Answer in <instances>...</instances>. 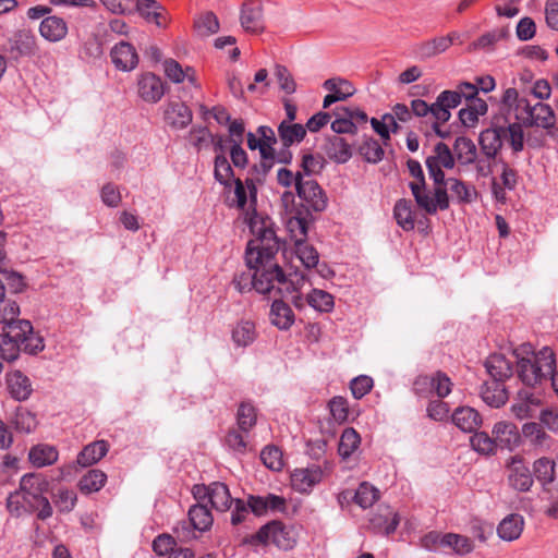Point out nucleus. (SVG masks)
<instances>
[{
  "instance_id": "nucleus-1",
  "label": "nucleus",
  "mask_w": 558,
  "mask_h": 558,
  "mask_svg": "<svg viewBox=\"0 0 558 558\" xmlns=\"http://www.w3.org/2000/svg\"><path fill=\"white\" fill-rule=\"evenodd\" d=\"M251 232L254 235L248 241L245 260L247 267L255 272V290L262 294L275 292L281 296L284 272L275 262L279 251V241L268 221L251 220Z\"/></svg>"
},
{
  "instance_id": "nucleus-2",
  "label": "nucleus",
  "mask_w": 558,
  "mask_h": 558,
  "mask_svg": "<svg viewBox=\"0 0 558 558\" xmlns=\"http://www.w3.org/2000/svg\"><path fill=\"white\" fill-rule=\"evenodd\" d=\"M520 123L508 122L505 124L492 122L490 126L483 130L478 136V145L483 156L496 159L502 149L504 143H508L512 154L518 155L524 149V130Z\"/></svg>"
},
{
  "instance_id": "nucleus-3",
  "label": "nucleus",
  "mask_w": 558,
  "mask_h": 558,
  "mask_svg": "<svg viewBox=\"0 0 558 558\" xmlns=\"http://www.w3.org/2000/svg\"><path fill=\"white\" fill-rule=\"evenodd\" d=\"M530 348V345H522L521 348L527 356H520L518 350L514 351V354L517 356L518 377L524 385L534 387L548 379L556 367V360L553 350L547 347L537 353L530 352L527 350Z\"/></svg>"
},
{
  "instance_id": "nucleus-4",
  "label": "nucleus",
  "mask_w": 558,
  "mask_h": 558,
  "mask_svg": "<svg viewBox=\"0 0 558 558\" xmlns=\"http://www.w3.org/2000/svg\"><path fill=\"white\" fill-rule=\"evenodd\" d=\"M408 169L413 180L409 183V187L415 199L417 207L427 215H435L438 210L449 208V197L447 190L442 186L435 185L433 194L426 189L425 177L422 166L414 159H409Z\"/></svg>"
},
{
  "instance_id": "nucleus-5",
  "label": "nucleus",
  "mask_w": 558,
  "mask_h": 558,
  "mask_svg": "<svg viewBox=\"0 0 558 558\" xmlns=\"http://www.w3.org/2000/svg\"><path fill=\"white\" fill-rule=\"evenodd\" d=\"M244 543L251 545L275 544L280 549H291L296 539L292 529L287 527L280 521H271L262 526L255 534L245 537Z\"/></svg>"
},
{
  "instance_id": "nucleus-6",
  "label": "nucleus",
  "mask_w": 558,
  "mask_h": 558,
  "mask_svg": "<svg viewBox=\"0 0 558 558\" xmlns=\"http://www.w3.org/2000/svg\"><path fill=\"white\" fill-rule=\"evenodd\" d=\"M189 522L181 521L173 529V533L180 542L186 543L195 539L198 532L208 531L214 522L210 510L204 504H196L189 509Z\"/></svg>"
},
{
  "instance_id": "nucleus-7",
  "label": "nucleus",
  "mask_w": 558,
  "mask_h": 558,
  "mask_svg": "<svg viewBox=\"0 0 558 558\" xmlns=\"http://www.w3.org/2000/svg\"><path fill=\"white\" fill-rule=\"evenodd\" d=\"M521 116L518 117V121L513 123H520L521 130L524 128H541L546 131H550L556 125V116L551 107L542 101H537L532 105L530 101L522 102Z\"/></svg>"
},
{
  "instance_id": "nucleus-8",
  "label": "nucleus",
  "mask_w": 558,
  "mask_h": 558,
  "mask_svg": "<svg viewBox=\"0 0 558 558\" xmlns=\"http://www.w3.org/2000/svg\"><path fill=\"white\" fill-rule=\"evenodd\" d=\"M425 163L435 185L442 186L445 173L441 168L452 169L454 167V154L447 144L439 142L434 147V155L427 157Z\"/></svg>"
},
{
  "instance_id": "nucleus-9",
  "label": "nucleus",
  "mask_w": 558,
  "mask_h": 558,
  "mask_svg": "<svg viewBox=\"0 0 558 558\" xmlns=\"http://www.w3.org/2000/svg\"><path fill=\"white\" fill-rule=\"evenodd\" d=\"M32 331L31 323H20L19 326L10 327V329H2L0 333V356L4 361H15L21 351V337Z\"/></svg>"
},
{
  "instance_id": "nucleus-10",
  "label": "nucleus",
  "mask_w": 558,
  "mask_h": 558,
  "mask_svg": "<svg viewBox=\"0 0 558 558\" xmlns=\"http://www.w3.org/2000/svg\"><path fill=\"white\" fill-rule=\"evenodd\" d=\"M298 196L306 204L308 209L323 211L327 207L328 198L320 185L312 178L299 177L296 182Z\"/></svg>"
},
{
  "instance_id": "nucleus-11",
  "label": "nucleus",
  "mask_w": 558,
  "mask_h": 558,
  "mask_svg": "<svg viewBox=\"0 0 558 558\" xmlns=\"http://www.w3.org/2000/svg\"><path fill=\"white\" fill-rule=\"evenodd\" d=\"M507 480L511 488L525 493L534 484L532 473L521 456H513L507 462Z\"/></svg>"
},
{
  "instance_id": "nucleus-12",
  "label": "nucleus",
  "mask_w": 558,
  "mask_h": 558,
  "mask_svg": "<svg viewBox=\"0 0 558 558\" xmlns=\"http://www.w3.org/2000/svg\"><path fill=\"white\" fill-rule=\"evenodd\" d=\"M2 50L8 53L10 60L19 61L22 57L36 52V37L29 31L19 29L8 38Z\"/></svg>"
},
{
  "instance_id": "nucleus-13",
  "label": "nucleus",
  "mask_w": 558,
  "mask_h": 558,
  "mask_svg": "<svg viewBox=\"0 0 558 558\" xmlns=\"http://www.w3.org/2000/svg\"><path fill=\"white\" fill-rule=\"evenodd\" d=\"M458 38L459 34L451 32L446 36L423 40L414 45L413 52L420 60H428L447 51Z\"/></svg>"
},
{
  "instance_id": "nucleus-14",
  "label": "nucleus",
  "mask_w": 558,
  "mask_h": 558,
  "mask_svg": "<svg viewBox=\"0 0 558 558\" xmlns=\"http://www.w3.org/2000/svg\"><path fill=\"white\" fill-rule=\"evenodd\" d=\"M241 25L245 32L258 34L265 28L263 5L257 0H251L242 5Z\"/></svg>"
},
{
  "instance_id": "nucleus-15",
  "label": "nucleus",
  "mask_w": 558,
  "mask_h": 558,
  "mask_svg": "<svg viewBox=\"0 0 558 558\" xmlns=\"http://www.w3.org/2000/svg\"><path fill=\"white\" fill-rule=\"evenodd\" d=\"M137 92L144 101L156 104L165 94V84L159 76L147 72L140 76Z\"/></svg>"
},
{
  "instance_id": "nucleus-16",
  "label": "nucleus",
  "mask_w": 558,
  "mask_h": 558,
  "mask_svg": "<svg viewBox=\"0 0 558 558\" xmlns=\"http://www.w3.org/2000/svg\"><path fill=\"white\" fill-rule=\"evenodd\" d=\"M542 400L539 397L527 390H520L511 405L512 414L519 420L532 418L541 410Z\"/></svg>"
},
{
  "instance_id": "nucleus-17",
  "label": "nucleus",
  "mask_w": 558,
  "mask_h": 558,
  "mask_svg": "<svg viewBox=\"0 0 558 558\" xmlns=\"http://www.w3.org/2000/svg\"><path fill=\"white\" fill-rule=\"evenodd\" d=\"M247 504L251 511L257 515H264L268 511L271 512H284L287 510V500L286 498L268 494L266 496H248Z\"/></svg>"
},
{
  "instance_id": "nucleus-18",
  "label": "nucleus",
  "mask_w": 558,
  "mask_h": 558,
  "mask_svg": "<svg viewBox=\"0 0 558 558\" xmlns=\"http://www.w3.org/2000/svg\"><path fill=\"white\" fill-rule=\"evenodd\" d=\"M323 478L319 466L296 469L291 474V485L299 493H308Z\"/></svg>"
},
{
  "instance_id": "nucleus-19",
  "label": "nucleus",
  "mask_w": 558,
  "mask_h": 558,
  "mask_svg": "<svg viewBox=\"0 0 558 558\" xmlns=\"http://www.w3.org/2000/svg\"><path fill=\"white\" fill-rule=\"evenodd\" d=\"M234 196H235V204L239 209L245 213L248 227L251 228V220L252 219H259L263 221H268L270 225V228H272V222L269 218H263L257 216L255 205L256 203L251 207V193L246 186V183H243L241 179L234 180Z\"/></svg>"
},
{
  "instance_id": "nucleus-20",
  "label": "nucleus",
  "mask_w": 558,
  "mask_h": 558,
  "mask_svg": "<svg viewBox=\"0 0 558 558\" xmlns=\"http://www.w3.org/2000/svg\"><path fill=\"white\" fill-rule=\"evenodd\" d=\"M371 526L386 535L393 533L400 523V518L389 506L380 505L369 520Z\"/></svg>"
},
{
  "instance_id": "nucleus-21",
  "label": "nucleus",
  "mask_w": 558,
  "mask_h": 558,
  "mask_svg": "<svg viewBox=\"0 0 558 558\" xmlns=\"http://www.w3.org/2000/svg\"><path fill=\"white\" fill-rule=\"evenodd\" d=\"M110 54L113 64L122 71H131L135 69L138 63V56L135 48L125 41L117 44L111 49Z\"/></svg>"
},
{
  "instance_id": "nucleus-22",
  "label": "nucleus",
  "mask_w": 558,
  "mask_h": 558,
  "mask_svg": "<svg viewBox=\"0 0 558 558\" xmlns=\"http://www.w3.org/2000/svg\"><path fill=\"white\" fill-rule=\"evenodd\" d=\"M456 90L441 92L434 102V119L440 122H448L451 118V109L461 104V98Z\"/></svg>"
},
{
  "instance_id": "nucleus-23",
  "label": "nucleus",
  "mask_w": 558,
  "mask_h": 558,
  "mask_svg": "<svg viewBox=\"0 0 558 558\" xmlns=\"http://www.w3.org/2000/svg\"><path fill=\"white\" fill-rule=\"evenodd\" d=\"M39 34L50 43L61 41L68 35V24L57 15L46 16L40 22Z\"/></svg>"
},
{
  "instance_id": "nucleus-24",
  "label": "nucleus",
  "mask_w": 558,
  "mask_h": 558,
  "mask_svg": "<svg viewBox=\"0 0 558 558\" xmlns=\"http://www.w3.org/2000/svg\"><path fill=\"white\" fill-rule=\"evenodd\" d=\"M7 388L10 396L17 401L27 400L33 391L29 378L21 371L7 374Z\"/></svg>"
},
{
  "instance_id": "nucleus-25",
  "label": "nucleus",
  "mask_w": 558,
  "mask_h": 558,
  "mask_svg": "<svg viewBox=\"0 0 558 558\" xmlns=\"http://www.w3.org/2000/svg\"><path fill=\"white\" fill-rule=\"evenodd\" d=\"M493 435L497 446L512 450L520 444V434L514 424L498 422L493 428Z\"/></svg>"
},
{
  "instance_id": "nucleus-26",
  "label": "nucleus",
  "mask_w": 558,
  "mask_h": 558,
  "mask_svg": "<svg viewBox=\"0 0 558 558\" xmlns=\"http://www.w3.org/2000/svg\"><path fill=\"white\" fill-rule=\"evenodd\" d=\"M48 483L39 475L25 474L20 482V493L27 504L43 497V493L47 489Z\"/></svg>"
},
{
  "instance_id": "nucleus-27",
  "label": "nucleus",
  "mask_w": 558,
  "mask_h": 558,
  "mask_svg": "<svg viewBox=\"0 0 558 558\" xmlns=\"http://www.w3.org/2000/svg\"><path fill=\"white\" fill-rule=\"evenodd\" d=\"M452 423L465 433H473L482 424L480 413L470 407H461L454 410L451 416Z\"/></svg>"
},
{
  "instance_id": "nucleus-28",
  "label": "nucleus",
  "mask_w": 558,
  "mask_h": 558,
  "mask_svg": "<svg viewBox=\"0 0 558 558\" xmlns=\"http://www.w3.org/2000/svg\"><path fill=\"white\" fill-rule=\"evenodd\" d=\"M324 149L326 155L338 163H344L352 157V145L339 135L328 137Z\"/></svg>"
},
{
  "instance_id": "nucleus-29",
  "label": "nucleus",
  "mask_w": 558,
  "mask_h": 558,
  "mask_svg": "<svg viewBox=\"0 0 558 558\" xmlns=\"http://www.w3.org/2000/svg\"><path fill=\"white\" fill-rule=\"evenodd\" d=\"M483 401L492 408L502 407L509 398V395L504 386V383L492 380L486 381L481 390Z\"/></svg>"
},
{
  "instance_id": "nucleus-30",
  "label": "nucleus",
  "mask_w": 558,
  "mask_h": 558,
  "mask_svg": "<svg viewBox=\"0 0 558 558\" xmlns=\"http://www.w3.org/2000/svg\"><path fill=\"white\" fill-rule=\"evenodd\" d=\"M523 527V517L518 513H511L501 520L497 527V534L501 539L512 542L521 536Z\"/></svg>"
},
{
  "instance_id": "nucleus-31",
  "label": "nucleus",
  "mask_w": 558,
  "mask_h": 558,
  "mask_svg": "<svg viewBox=\"0 0 558 558\" xmlns=\"http://www.w3.org/2000/svg\"><path fill=\"white\" fill-rule=\"evenodd\" d=\"M487 373L493 380L504 383L510 378L513 373L512 362L508 361L502 354H492L485 362Z\"/></svg>"
},
{
  "instance_id": "nucleus-32",
  "label": "nucleus",
  "mask_w": 558,
  "mask_h": 558,
  "mask_svg": "<svg viewBox=\"0 0 558 558\" xmlns=\"http://www.w3.org/2000/svg\"><path fill=\"white\" fill-rule=\"evenodd\" d=\"M269 318L271 324L281 330H288L295 320L292 308L281 300L274 301Z\"/></svg>"
},
{
  "instance_id": "nucleus-33",
  "label": "nucleus",
  "mask_w": 558,
  "mask_h": 558,
  "mask_svg": "<svg viewBox=\"0 0 558 558\" xmlns=\"http://www.w3.org/2000/svg\"><path fill=\"white\" fill-rule=\"evenodd\" d=\"M192 111L183 102H170L165 111L167 123L175 129H184L192 121Z\"/></svg>"
},
{
  "instance_id": "nucleus-34",
  "label": "nucleus",
  "mask_w": 558,
  "mask_h": 558,
  "mask_svg": "<svg viewBox=\"0 0 558 558\" xmlns=\"http://www.w3.org/2000/svg\"><path fill=\"white\" fill-rule=\"evenodd\" d=\"M533 473L536 480L541 483L543 490L549 493V485L556 477V463L549 458H539L533 463Z\"/></svg>"
},
{
  "instance_id": "nucleus-35",
  "label": "nucleus",
  "mask_w": 558,
  "mask_h": 558,
  "mask_svg": "<svg viewBox=\"0 0 558 558\" xmlns=\"http://www.w3.org/2000/svg\"><path fill=\"white\" fill-rule=\"evenodd\" d=\"M109 445L105 440H97L84 447L77 456V463L89 466L101 460L108 452Z\"/></svg>"
},
{
  "instance_id": "nucleus-36",
  "label": "nucleus",
  "mask_w": 558,
  "mask_h": 558,
  "mask_svg": "<svg viewBox=\"0 0 558 558\" xmlns=\"http://www.w3.org/2000/svg\"><path fill=\"white\" fill-rule=\"evenodd\" d=\"M274 161L260 159L258 165H254L250 171V177L245 179L246 186L251 193L252 207L257 201V189L255 183L264 181L268 171L272 168Z\"/></svg>"
},
{
  "instance_id": "nucleus-37",
  "label": "nucleus",
  "mask_w": 558,
  "mask_h": 558,
  "mask_svg": "<svg viewBox=\"0 0 558 558\" xmlns=\"http://www.w3.org/2000/svg\"><path fill=\"white\" fill-rule=\"evenodd\" d=\"M234 499H232L229 488L226 484L214 482L210 484L209 502L217 511L225 512L230 509Z\"/></svg>"
},
{
  "instance_id": "nucleus-38",
  "label": "nucleus",
  "mask_w": 558,
  "mask_h": 558,
  "mask_svg": "<svg viewBox=\"0 0 558 558\" xmlns=\"http://www.w3.org/2000/svg\"><path fill=\"white\" fill-rule=\"evenodd\" d=\"M20 306L16 301L3 298L0 301V324L3 325L2 329H10V327L19 326L20 323H31L26 319H19Z\"/></svg>"
},
{
  "instance_id": "nucleus-39",
  "label": "nucleus",
  "mask_w": 558,
  "mask_h": 558,
  "mask_svg": "<svg viewBox=\"0 0 558 558\" xmlns=\"http://www.w3.org/2000/svg\"><path fill=\"white\" fill-rule=\"evenodd\" d=\"M453 154L461 165L468 166L475 162L477 149L472 140L459 136L453 144Z\"/></svg>"
},
{
  "instance_id": "nucleus-40",
  "label": "nucleus",
  "mask_w": 558,
  "mask_h": 558,
  "mask_svg": "<svg viewBox=\"0 0 558 558\" xmlns=\"http://www.w3.org/2000/svg\"><path fill=\"white\" fill-rule=\"evenodd\" d=\"M393 217L404 231H412L415 227L414 211L410 199H399L393 208Z\"/></svg>"
},
{
  "instance_id": "nucleus-41",
  "label": "nucleus",
  "mask_w": 558,
  "mask_h": 558,
  "mask_svg": "<svg viewBox=\"0 0 558 558\" xmlns=\"http://www.w3.org/2000/svg\"><path fill=\"white\" fill-rule=\"evenodd\" d=\"M257 337L254 322L248 319L240 320L232 329V340L238 347L252 344Z\"/></svg>"
},
{
  "instance_id": "nucleus-42",
  "label": "nucleus",
  "mask_w": 558,
  "mask_h": 558,
  "mask_svg": "<svg viewBox=\"0 0 558 558\" xmlns=\"http://www.w3.org/2000/svg\"><path fill=\"white\" fill-rule=\"evenodd\" d=\"M28 458L35 466L43 468L58 460V451L49 445H37L29 450Z\"/></svg>"
},
{
  "instance_id": "nucleus-43",
  "label": "nucleus",
  "mask_w": 558,
  "mask_h": 558,
  "mask_svg": "<svg viewBox=\"0 0 558 558\" xmlns=\"http://www.w3.org/2000/svg\"><path fill=\"white\" fill-rule=\"evenodd\" d=\"M163 70L167 77L173 83H181L187 78L192 84H195V71L189 66L183 70L181 64L173 59H167L163 62Z\"/></svg>"
},
{
  "instance_id": "nucleus-44",
  "label": "nucleus",
  "mask_w": 558,
  "mask_h": 558,
  "mask_svg": "<svg viewBox=\"0 0 558 558\" xmlns=\"http://www.w3.org/2000/svg\"><path fill=\"white\" fill-rule=\"evenodd\" d=\"M522 433L534 446L549 449L553 439L539 424L535 422L525 423L522 427Z\"/></svg>"
},
{
  "instance_id": "nucleus-45",
  "label": "nucleus",
  "mask_w": 558,
  "mask_h": 558,
  "mask_svg": "<svg viewBox=\"0 0 558 558\" xmlns=\"http://www.w3.org/2000/svg\"><path fill=\"white\" fill-rule=\"evenodd\" d=\"M107 481V475L98 470H89L83 475L78 482V487L82 493L90 494L100 490Z\"/></svg>"
},
{
  "instance_id": "nucleus-46",
  "label": "nucleus",
  "mask_w": 558,
  "mask_h": 558,
  "mask_svg": "<svg viewBox=\"0 0 558 558\" xmlns=\"http://www.w3.org/2000/svg\"><path fill=\"white\" fill-rule=\"evenodd\" d=\"M447 185L461 203H471L477 195L476 190L473 186L468 185L463 181L456 178L445 179L442 187L446 189Z\"/></svg>"
},
{
  "instance_id": "nucleus-47",
  "label": "nucleus",
  "mask_w": 558,
  "mask_h": 558,
  "mask_svg": "<svg viewBox=\"0 0 558 558\" xmlns=\"http://www.w3.org/2000/svg\"><path fill=\"white\" fill-rule=\"evenodd\" d=\"M306 302L318 312L329 313L335 306L333 296L320 289H313L306 295Z\"/></svg>"
},
{
  "instance_id": "nucleus-48",
  "label": "nucleus",
  "mask_w": 558,
  "mask_h": 558,
  "mask_svg": "<svg viewBox=\"0 0 558 558\" xmlns=\"http://www.w3.org/2000/svg\"><path fill=\"white\" fill-rule=\"evenodd\" d=\"M278 133L283 145L290 146L295 142H301L305 137L306 129L302 124H290L283 121L278 128Z\"/></svg>"
},
{
  "instance_id": "nucleus-49",
  "label": "nucleus",
  "mask_w": 558,
  "mask_h": 558,
  "mask_svg": "<svg viewBox=\"0 0 558 558\" xmlns=\"http://www.w3.org/2000/svg\"><path fill=\"white\" fill-rule=\"evenodd\" d=\"M445 543V548H451L459 556L468 555L474 549L471 538L456 533H446Z\"/></svg>"
},
{
  "instance_id": "nucleus-50",
  "label": "nucleus",
  "mask_w": 558,
  "mask_h": 558,
  "mask_svg": "<svg viewBox=\"0 0 558 558\" xmlns=\"http://www.w3.org/2000/svg\"><path fill=\"white\" fill-rule=\"evenodd\" d=\"M353 499L360 507L367 509L379 499V490L367 482H363L357 487Z\"/></svg>"
},
{
  "instance_id": "nucleus-51",
  "label": "nucleus",
  "mask_w": 558,
  "mask_h": 558,
  "mask_svg": "<svg viewBox=\"0 0 558 558\" xmlns=\"http://www.w3.org/2000/svg\"><path fill=\"white\" fill-rule=\"evenodd\" d=\"M360 442L361 438L357 432L351 427L345 428L340 437L339 454L343 458H349L357 449Z\"/></svg>"
},
{
  "instance_id": "nucleus-52",
  "label": "nucleus",
  "mask_w": 558,
  "mask_h": 558,
  "mask_svg": "<svg viewBox=\"0 0 558 558\" xmlns=\"http://www.w3.org/2000/svg\"><path fill=\"white\" fill-rule=\"evenodd\" d=\"M500 101L507 113L511 111L514 112V119L518 121V117L521 116L520 108L523 105L522 102H527L529 100L524 97H520L515 88L509 87L504 92Z\"/></svg>"
},
{
  "instance_id": "nucleus-53",
  "label": "nucleus",
  "mask_w": 558,
  "mask_h": 558,
  "mask_svg": "<svg viewBox=\"0 0 558 558\" xmlns=\"http://www.w3.org/2000/svg\"><path fill=\"white\" fill-rule=\"evenodd\" d=\"M13 424L16 430L29 434L36 429L38 421L34 413L25 408H19L15 412Z\"/></svg>"
},
{
  "instance_id": "nucleus-54",
  "label": "nucleus",
  "mask_w": 558,
  "mask_h": 558,
  "mask_svg": "<svg viewBox=\"0 0 558 558\" xmlns=\"http://www.w3.org/2000/svg\"><path fill=\"white\" fill-rule=\"evenodd\" d=\"M239 429L248 433L256 424L257 415L255 408L248 402H242L236 414Z\"/></svg>"
},
{
  "instance_id": "nucleus-55",
  "label": "nucleus",
  "mask_w": 558,
  "mask_h": 558,
  "mask_svg": "<svg viewBox=\"0 0 558 558\" xmlns=\"http://www.w3.org/2000/svg\"><path fill=\"white\" fill-rule=\"evenodd\" d=\"M295 246V254L301 260V263L304 265L305 268L310 269L312 267L317 266L318 264V252L316 248L312 245H310L306 240L296 242L294 244Z\"/></svg>"
},
{
  "instance_id": "nucleus-56",
  "label": "nucleus",
  "mask_w": 558,
  "mask_h": 558,
  "mask_svg": "<svg viewBox=\"0 0 558 558\" xmlns=\"http://www.w3.org/2000/svg\"><path fill=\"white\" fill-rule=\"evenodd\" d=\"M471 447L481 454H494L496 450L495 438H490L488 434L481 432L470 437Z\"/></svg>"
},
{
  "instance_id": "nucleus-57",
  "label": "nucleus",
  "mask_w": 558,
  "mask_h": 558,
  "mask_svg": "<svg viewBox=\"0 0 558 558\" xmlns=\"http://www.w3.org/2000/svg\"><path fill=\"white\" fill-rule=\"evenodd\" d=\"M215 178L226 187L231 185V178L233 177V170L225 155H217L215 158Z\"/></svg>"
},
{
  "instance_id": "nucleus-58",
  "label": "nucleus",
  "mask_w": 558,
  "mask_h": 558,
  "mask_svg": "<svg viewBox=\"0 0 558 558\" xmlns=\"http://www.w3.org/2000/svg\"><path fill=\"white\" fill-rule=\"evenodd\" d=\"M360 154L363 158L373 163L379 162L384 157V149L374 138H367L360 145Z\"/></svg>"
},
{
  "instance_id": "nucleus-59",
  "label": "nucleus",
  "mask_w": 558,
  "mask_h": 558,
  "mask_svg": "<svg viewBox=\"0 0 558 558\" xmlns=\"http://www.w3.org/2000/svg\"><path fill=\"white\" fill-rule=\"evenodd\" d=\"M263 463L270 470L279 471L283 466L282 452L278 447L267 446L260 452Z\"/></svg>"
},
{
  "instance_id": "nucleus-60",
  "label": "nucleus",
  "mask_w": 558,
  "mask_h": 558,
  "mask_svg": "<svg viewBox=\"0 0 558 558\" xmlns=\"http://www.w3.org/2000/svg\"><path fill=\"white\" fill-rule=\"evenodd\" d=\"M325 165V158L322 155L305 154L302 157V173L305 178L319 173Z\"/></svg>"
},
{
  "instance_id": "nucleus-61",
  "label": "nucleus",
  "mask_w": 558,
  "mask_h": 558,
  "mask_svg": "<svg viewBox=\"0 0 558 558\" xmlns=\"http://www.w3.org/2000/svg\"><path fill=\"white\" fill-rule=\"evenodd\" d=\"M288 229L291 233V238L296 242L306 240L308 231V221L305 217H292L288 221Z\"/></svg>"
},
{
  "instance_id": "nucleus-62",
  "label": "nucleus",
  "mask_w": 558,
  "mask_h": 558,
  "mask_svg": "<svg viewBox=\"0 0 558 558\" xmlns=\"http://www.w3.org/2000/svg\"><path fill=\"white\" fill-rule=\"evenodd\" d=\"M53 502L61 512H70L76 505V495L70 489H59L53 496Z\"/></svg>"
},
{
  "instance_id": "nucleus-63",
  "label": "nucleus",
  "mask_w": 558,
  "mask_h": 558,
  "mask_svg": "<svg viewBox=\"0 0 558 558\" xmlns=\"http://www.w3.org/2000/svg\"><path fill=\"white\" fill-rule=\"evenodd\" d=\"M232 283L240 293L248 292L252 289H255L254 269L248 267L246 271L235 274Z\"/></svg>"
},
{
  "instance_id": "nucleus-64",
  "label": "nucleus",
  "mask_w": 558,
  "mask_h": 558,
  "mask_svg": "<svg viewBox=\"0 0 558 558\" xmlns=\"http://www.w3.org/2000/svg\"><path fill=\"white\" fill-rule=\"evenodd\" d=\"M242 433L241 430L232 429L226 437L228 447L240 454H244L248 450V442Z\"/></svg>"
}]
</instances>
